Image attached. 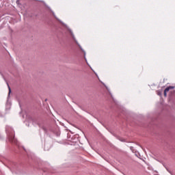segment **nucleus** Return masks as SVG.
Masks as SVG:
<instances>
[{"label": "nucleus", "instance_id": "1", "mask_svg": "<svg viewBox=\"0 0 175 175\" xmlns=\"http://www.w3.org/2000/svg\"><path fill=\"white\" fill-rule=\"evenodd\" d=\"M174 88V87L173 86H169L167 88H165V90H164V96H167V92H169V91H170V90H173Z\"/></svg>", "mask_w": 175, "mask_h": 175}, {"label": "nucleus", "instance_id": "2", "mask_svg": "<svg viewBox=\"0 0 175 175\" xmlns=\"http://www.w3.org/2000/svg\"><path fill=\"white\" fill-rule=\"evenodd\" d=\"M8 90H9V95L12 92V89H10V86H9V84L8 83Z\"/></svg>", "mask_w": 175, "mask_h": 175}]
</instances>
